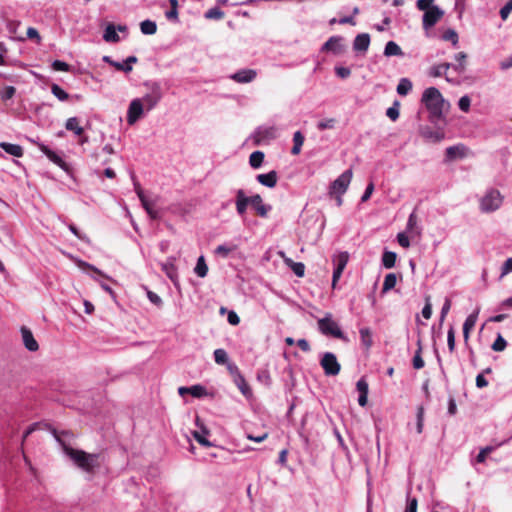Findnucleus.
<instances>
[{"instance_id":"1","label":"nucleus","mask_w":512,"mask_h":512,"mask_svg":"<svg viewBox=\"0 0 512 512\" xmlns=\"http://www.w3.org/2000/svg\"><path fill=\"white\" fill-rule=\"evenodd\" d=\"M56 441L61 445L64 453L79 467L87 473H93L95 468L100 466L99 454L87 453L83 450L74 449L70 446L73 434L69 431L58 432L52 430Z\"/></svg>"},{"instance_id":"2","label":"nucleus","mask_w":512,"mask_h":512,"mask_svg":"<svg viewBox=\"0 0 512 512\" xmlns=\"http://www.w3.org/2000/svg\"><path fill=\"white\" fill-rule=\"evenodd\" d=\"M421 101L429 111L431 120H438L443 116L446 102L437 88H427L422 94Z\"/></svg>"},{"instance_id":"3","label":"nucleus","mask_w":512,"mask_h":512,"mask_svg":"<svg viewBox=\"0 0 512 512\" xmlns=\"http://www.w3.org/2000/svg\"><path fill=\"white\" fill-rule=\"evenodd\" d=\"M503 203V196L501 193L494 188H490L486 191L483 197L480 199V210L483 213H491L498 210Z\"/></svg>"},{"instance_id":"4","label":"nucleus","mask_w":512,"mask_h":512,"mask_svg":"<svg viewBox=\"0 0 512 512\" xmlns=\"http://www.w3.org/2000/svg\"><path fill=\"white\" fill-rule=\"evenodd\" d=\"M318 329L323 335L332 336L341 340L347 339L337 322L332 319L331 314H327L325 317L318 320Z\"/></svg>"},{"instance_id":"5","label":"nucleus","mask_w":512,"mask_h":512,"mask_svg":"<svg viewBox=\"0 0 512 512\" xmlns=\"http://www.w3.org/2000/svg\"><path fill=\"white\" fill-rule=\"evenodd\" d=\"M145 86L149 88V92L141 98L143 107L147 111L154 109L162 99L161 86L157 82L146 83Z\"/></svg>"},{"instance_id":"6","label":"nucleus","mask_w":512,"mask_h":512,"mask_svg":"<svg viewBox=\"0 0 512 512\" xmlns=\"http://www.w3.org/2000/svg\"><path fill=\"white\" fill-rule=\"evenodd\" d=\"M228 372L232 377L233 383L237 386L242 395L246 398L252 397V390L240 372L238 366L236 364H229Z\"/></svg>"},{"instance_id":"7","label":"nucleus","mask_w":512,"mask_h":512,"mask_svg":"<svg viewBox=\"0 0 512 512\" xmlns=\"http://www.w3.org/2000/svg\"><path fill=\"white\" fill-rule=\"evenodd\" d=\"M320 365L327 376H336L341 370L337 357L332 352H325L320 360Z\"/></svg>"},{"instance_id":"8","label":"nucleus","mask_w":512,"mask_h":512,"mask_svg":"<svg viewBox=\"0 0 512 512\" xmlns=\"http://www.w3.org/2000/svg\"><path fill=\"white\" fill-rule=\"evenodd\" d=\"M352 179V170L348 169L344 171L336 180L331 184V193L337 195H343Z\"/></svg>"},{"instance_id":"9","label":"nucleus","mask_w":512,"mask_h":512,"mask_svg":"<svg viewBox=\"0 0 512 512\" xmlns=\"http://www.w3.org/2000/svg\"><path fill=\"white\" fill-rule=\"evenodd\" d=\"M144 113V107L142 100L140 98L133 99L127 110V123L129 125H134Z\"/></svg>"},{"instance_id":"10","label":"nucleus","mask_w":512,"mask_h":512,"mask_svg":"<svg viewBox=\"0 0 512 512\" xmlns=\"http://www.w3.org/2000/svg\"><path fill=\"white\" fill-rule=\"evenodd\" d=\"M443 15V10H441L438 6H432L423 14L422 22L424 29L433 27L442 18Z\"/></svg>"},{"instance_id":"11","label":"nucleus","mask_w":512,"mask_h":512,"mask_svg":"<svg viewBox=\"0 0 512 512\" xmlns=\"http://www.w3.org/2000/svg\"><path fill=\"white\" fill-rule=\"evenodd\" d=\"M276 128L274 126H259L254 134V143L259 145L263 141L271 140L276 138Z\"/></svg>"},{"instance_id":"12","label":"nucleus","mask_w":512,"mask_h":512,"mask_svg":"<svg viewBox=\"0 0 512 512\" xmlns=\"http://www.w3.org/2000/svg\"><path fill=\"white\" fill-rule=\"evenodd\" d=\"M342 37L332 36L321 47L322 52H332L335 55H340L343 52L341 44Z\"/></svg>"},{"instance_id":"13","label":"nucleus","mask_w":512,"mask_h":512,"mask_svg":"<svg viewBox=\"0 0 512 512\" xmlns=\"http://www.w3.org/2000/svg\"><path fill=\"white\" fill-rule=\"evenodd\" d=\"M257 76V72L254 69H241L232 75H230V79L237 83H250L252 82Z\"/></svg>"},{"instance_id":"14","label":"nucleus","mask_w":512,"mask_h":512,"mask_svg":"<svg viewBox=\"0 0 512 512\" xmlns=\"http://www.w3.org/2000/svg\"><path fill=\"white\" fill-rule=\"evenodd\" d=\"M235 206L237 214L243 217L246 214L247 208L249 206L248 196L243 189H238L235 191Z\"/></svg>"},{"instance_id":"15","label":"nucleus","mask_w":512,"mask_h":512,"mask_svg":"<svg viewBox=\"0 0 512 512\" xmlns=\"http://www.w3.org/2000/svg\"><path fill=\"white\" fill-rule=\"evenodd\" d=\"M21 334L24 346L27 350L35 352L39 349V345L35 340L31 330L25 326L21 327Z\"/></svg>"},{"instance_id":"16","label":"nucleus","mask_w":512,"mask_h":512,"mask_svg":"<svg viewBox=\"0 0 512 512\" xmlns=\"http://www.w3.org/2000/svg\"><path fill=\"white\" fill-rule=\"evenodd\" d=\"M38 147L47 156V158L50 161H52L54 164L58 165L59 167H61L64 170L67 169V164L65 163V161L62 159V157L60 155H58L56 152L51 150L45 144L40 143V144H38Z\"/></svg>"},{"instance_id":"17","label":"nucleus","mask_w":512,"mask_h":512,"mask_svg":"<svg viewBox=\"0 0 512 512\" xmlns=\"http://www.w3.org/2000/svg\"><path fill=\"white\" fill-rule=\"evenodd\" d=\"M196 425L199 427V431L193 432V437L196 439V441L205 447H210L212 444L210 441L207 440L205 437L209 431L208 429L203 425V423L200 422L199 417L196 418Z\"/></svg>"},{"instance_id":"18","label":"nucleus","mask_w":512,"mask_h":512,"mask_svg":"<svg viewBox=\"0 0 512 512\" xmlns=\"http://www.w3.org/2000/svg\"><path fill=\"white\" fill-rule=\"evenodd\" d=\"M370 45V35L368 33L358 34L353 41V49L356 52L365 53Z\"/></svg>"},{"instance_id":"19","label":"nucleus","mask_w":512,"mask_h":512,"mask_svg":"<svg viewBox=\"0 0 512 512\" xmlns=\"http://www.w3.org/2000/svg\"><path fill=\"white\" fill-rule=\"evenodd\" d=\"M256 179L263 186H266L268 188H273L277 184L278 174L275 170H272L265 174H258L256 176Z\"/></svg>"},{"instance_id":"20","label":"nucleus","mask_w":512,"mask_h":512,"mask_svg":"<svg viewBox=\"0 0 512 512\" xmlns=\"http://www.w3.org/2000/svg\"><path fill=\"white\" fill-rule=\"evenodd\" d=\"M162 271L166 274V276L177 285L178 282V273L177 268L174 264V259L170 258L165 263L161 264Z\"/></svg>"},{"instance_id":"21","label":"nucleus","mask_w":512,"mask_h":512,"mask_svg":"<svg viewBox=\"0 0 512 512\" xmlns=\"http://www.w3.org/2000/svg\"><path fill=\"white\" fill-rule=\"evenodd\" d=\"M422 136L434 143L440 142L444 138V133L440 130H433L429 127H425L421 130Z\"/></svg>"},{"instance_id":"22","label":"nucleus","mask_w":512,"mask_h":512,"mask_svg":"<svg viewBox=\"0 0 512 512\" xmlns=\"http://www.w3.org/2000/svg\"><path fill=\"white\" fill-rule=\"evenodd\" d=\"M0 148L14 157H22L24 153L23 148L18 144L1 142Z\"/></svg>"},{"instance_id":"23","label":"nucleus","mask_w":512,"mask_h":512,"mask_svg":"<svg viewBox=\"0 0 512 512\" xmlns=\"http://www.w3.org/2000/svg\"><path fill=\"white\" fill-rule=\"evenodd\" d=\"M284 263L293 271L298 277H303L305 274V265L302 262H294L288 257H284Z\"/></svg>"},{"instance_id":"24","label":"nucleus","mask_w":512,"mask_h":512,"mask_svg":"<svg viewBox=\"0 0 512 512\" xmlns=\"http://www.w3.org/2000/svg\"><path fill=\"white\" fill-rule=\"evenodd\" d=\"M384 55L386 57L391 56H403L404 53L400 46L394 41H388L384 48Z\"/></svg>"},{"instance_id":"25","label":"nucleus","mask_w":512,"mask_h":512,"mask_svg":"<svg viewBox=\"0 0 512 512\" xmlns=\"http://www.w3.org/2000/svg\"><path fill=\"white\" fill-rule=\"evenodd\" d=\"M79 119L77 117L68 118L65 123V128L68 131H72L75 135L81 136L84 132L83 128L79 125Z\"/></svg>"},{"instance_id":"26","label":"nucleus","mask_w":512,"mask_h":512,"mask_svg":"<svg viewBox=\"0 0 512 512\" xmlns=\"http://www.w3.org/2000/svg\"><path fill=\"white\" fill-rule=\"evenodd\" d=\"M103 39L106 42L117 43L120 40L119 35L116 32V27L113 24H108L104 30Z\"/></svg>"},{"instance_id":"27","label":"nucleus","mask_w":512,"mask_h":512,"mask_svg":"<svg viewBox=\"0 0 512 512\" xmlns=\"http://www.w3.org/2000/svg\"><path fill=\"white\" fill-rule=\"evenodd\" d=\"M359 334H360V339H361L362 345L366 349L371 348V346L373 345V338H372V331H371V329L368 328V327H363V328H361L359 330Z\"/></svg>"},{"instance_id":"28","label":"nucleus","mask_w":512,"mask_h":512,"mask_svg":"<svg viewBox=\"0 0 512 512\" xmlns=\"http://www.w3.org/2000/svg\"><path fill=\"white\" fill-rule=\"evenodd\" d=\"M464 149H465V147L463 145H455V146H450V147L446 148V151H445L446 159L453 160L457 157L464 156Z\"/></svg>"},{"instance_id":"29","label":"nucleus","mask_w":512,"mask_h":512,"mask_svg":"<svg viewBox=\"0 0 512 512\" xmlns=\"http://www.w3.org/2000/svg\"><path fill=\"white\" fill-rule=\"evenodd\" d=\"M213 355H214L215 362L219 365H226L227 369H228L229 364H234L233 362L229 361L227 352L222 348L216 349L214 351Z\"/></svg>"},{"instance_id":"30","label":"nucleus","mask_w":512,"mask_h":512,"mask_svg":"<svg viewBox=\"0 0 512 512\" xmlns=\"http://www.w3.org/2000/svg\"><path fill=\"white\" fill-rule=\"evenodd\" d=\"M304 135L300 131H296L293 135V147L291 149V153L293 155H298L301 151L302 145L304 143Z\"/></svg>"},{"instance_id":"31","label":"nucleus","mask_w":512,"mask_h":512,"mask_svg":"<svg viewBox=\"0 0 512 512\" xmlns=\"http://www.w3.org/2000/svg\"><path fill=\"white\" fill-rule=\"evenodd\" d=\"M417 346H418V348L413 357L412 364L415 369H422L425 365V362L421 356V353H422L421 339L417 340Z\"/></svg>"},{"instance_id":"32","label":"nucleus","mask_w":512,"mask_h":512,"mask_svg":"<svg viewBox=\"0 0 512 512\" xmlns=\"http://www.w3.org/2000/svg\"><path fill=\"white\" fill-rule=\"evenodd\" d=\"M140 30L144 35H153L157 31V25L155 21L144 20L140 23Z\"/></svg>"},{"instance_id":"33","label":"nucleus","mask_w":512,"mask_h":512,"mask_svg":"<svg viewBox=\"0 0 512 512\" xmlns=\"http://www.w3.org/2000/svg\"><path fill=\"white\" fill-rule=\"evenodd\" d=\"M397 255L395 252L392 251H384L382 255V265L386 269H391L395 266Z\"/></svg>"},{"instance_id":"34","label":"nucleus","mask_w":512,"mask_h":512,"mask_svg":"<svg viewBox=\"0 0 512 512\" xmlns=\"http://www.w3.org/2000/svg\"><path fill=\"white\" fill-rule=\"evenodd\" d=\"M264 157L265 155L262 151H254L249 157L250 166L254 169L260 168L263 163Z\"/></svg>"},{"instance_id":"35","label":"nucleus","mask_w":512,"mask_h":512,"mask_svg":"<svg viewBox=\"0 0 512 512\" xmlns=\"http://www.w3.org/2000/svg\"><path fill=\"white\" fill-rule=\"evenodd\" d=\"M396 90L399 95L406 96L412 90V82L408 78H401Z\"/></svg>"},{"instance_id":"36","label":"nucleus","mask_w":512,"mask_h":512,"mask_svg":"<svg viewBox=\"0 0 512 512\" xmlns=\"http://www.w3.org/2000/svg\"><path fill=\"white\" fill-rule=\"evenodd\" d=\"M103 61L110 64L111 66H113L114 68H116L119 71H123L125 73H129L132 71L131 65H124V62L121 63V62L114 61L111 59L110 56H104Z\"/></svg>"},{"instance_id":"37","label":"nucleus","mask_w":512,"mask_h":512,"mask_svg":"<svg viewBox=\"0 0 512 512\" xmlns=\"http://www.w3.org/2000/svg\"><path fill=\"white\" fill-rule=\"evenodd\" d=\"M236 249L237 246L234 244H221L216 247L215 254L223 258H226L231 252L235 251Z\"/></svg>"},{"instance_id":"38","label":"nucleus","mask_w":512,"mask_h":512,"mask_svg":"<svg viewBox=\"0 0 512 512\" xmlns=\"http://www.w3.org/2000/svg\"><path fill=\"white\" fill-rule=\"evenodd\" d=\"M194 271L201 278H204L207 275L208 266L203 256L198 258Z\"/></svg>"},{"instance_id":"39","label":"nucleus","mask_w":512,"mask_h":512,"mask_svg":"<svg viewBox=\"0 0 512 512\" xmlns=\"http://www.w3.org/2000/svg\"><path fill=\"white\" fill-rule=\"evenodd\" d=\"M333 262H334L335 268L343 272V270L346 267L347 262H348L347 252H342V253L338 254L333 259Z\"/></svg>"},{"instance_id":"40","label":"nucleus","mask_w":512,"mask_h":512,"mask_svg":"<svg viewBox=\"0 0 512 512\" xmlns=\"http://www.w3.org/2000/svg\"><path fill=\"white\" fill-rule=\"evenodd\" d=\"M396 282H397L396 274H394V273L387 274L384 278L382 291L387 292V291L393 289L396 285Z\"/></svg>"},{"instance_id":"41","label":"nucleus","mask_w":512,"mask_h":512,"mask_svg":"<svg viewBox=\"0 0 512 512\" xmlns=\"http://www.w3.org/2000/svg\"><path fill=\"white\" fill-rule=\"evenodd\" d=\"M225 13L218 7H213L207 10L204 17L209 20H220L224 17Z\"/></svg>"},{"instance_id":"42","label":"nucleus","mask_w":512,"mask_h":512,"mask_svg":"<svg viewBox=\"0 0 512 512\" xmlns=\"http://www.w3.org/2000/svg\"><path fill=\"white\" fill-rule=\"evenodd\" d=\"M467 58L466 53L459 52L455 55V60L458 62L457 65H451L457 72L462 73L465 70V60Z\"/></svg>"},{"instance_id":"43","label":"nucleus","mask_w":512,"mask_h":512,"mask_svg":"<svg viewBox=\"0 0 512 512\" xmlns=\"http://www.w3.org/2000/svg\"><path fill=\"white\" fill-rule=\"evenodd\" d=\"M399 107L400 102L398 100H395L392 106L386 110L387 117L390 118L392 121H396L399 118Z\"/></svg>"},{"instance_id":"44","label":"nucleus","mask_w":512,"mask_h":512,"mask_svg":"<svg viewBox=\"0 0 512 512\" xmlns=\"http://www.w3.org/2000/svg\"><path fill=\"white\" fill-rule=\"evenodd\" d=\"M337 120L335 118H328L321 120L317 123V129L319 131H324L326 129H334L336 127Z\"/></svg>"},{"instance_id":"45","label":"nucleus","mask_w":512,"mask_h":512,"mask_svg":"<svg viewBox=\"0 0 512 512\" xmlns=\"http://www.w3.org/2000/svg\"><path fill=\"white\" fill-rule=\"evenodd\" d=\"M51 92L60 101H66L69 98V94L57 84L51 86Z\"/></svg>"},{"instance_id":"46","label":"nucleus","mask_w":512,"mask_h":512,"mask_svg":"<svg viewBox=\"0 0 512 512\" xmlns=\"http://www.w3.org/2000/svg\"><path fill=\"white\" fill-rule=\"evenodd\" d=\"M442 39L445 41H450L454 47H457L458 45V34L454 29H448L446 30L443 35Z\"/></svg>"},{"instance_id":"47","label":"nucleus","mask_w":512,"mask_h":512,"mask_svg":"<svg viewBox=\"0 0 512 512\" xmlns=\"http://www.w3.org/2000/svg\"><path fill=\"white\" fill-rule=\"evenodd\" d=\"M451 67L450 63H444L441 65H437L431 68L430 75L433 77H440L446 73V71Z\"/></svg>"},{"instance_id":"48","label":"nucleus","mask_w":512,"mask_h":512,"mask_svg":"<svg viewBox=\"0 0 512 512\" xmlns=\"http://www.w3.org/2000/svg\"><path fill=\"white\" fill-rule=\"evenodd\" d=\"M256 214L262 218H266L269 212L272 210V206L269 204H265L264 202L260 203L256 207L253 208Z\"/></svg>"},{"instance_id":"49","label":"nucleus","mask_w":512,"mask_h":512,"mask_svg":"<svg viewBox=\"0 0 512 512\" xmlns=\"http://www.w3.org/2000/svg\"><path fill=\"white\" fill-rule=\"evenodd\" d=\"M478 314H479V308H477L473 313H471L465 320L464 324H463V327H465L466 329H473L476 322H477V318H478Z\"/></svg>"},{"instance_id":"50","label":"nucleus","mask_w":512,"mask_h":512,"mask_svg":"<svg viewBox=\"0 0 512 512\" xmlns=\"http://www.w3.org/2000/svg\"><path fill=\"white\" fill-rule=\"evenodd\" d=\"M507 346V341L502 337L501 334H498L497 338L493 342L491 348L496 352L503 351Z\"/></svg>"},{"instance_id":"51","label":"nucleus","mask_w":512,"mask_h":512,"mask_svg":"<svg viewBox=\"0 0 512 512\" xmlns=\"http://www.w3.org/2000/svg\"><path fill=\"white\" fill-rule=\"evenodd\" d=\"M189 390L190 394L196 398H201L207 394L205 387L200 384L190 386Z\"/></svg>"},{"instance_id":"52","label":"nucleus","mask_w":512,"mask_h":512,"mask_svg":"<svg viewBox=\"0 0 512 512\" xmlns=\"http://www.w3.org/2000/svg\"><path fill=\"white\" fill-rule=\"evenodd\" d=\"M418 500L415 497H410V493L407 494V505L405 512H417Z\"/></svg>"},{"instance_id":"53","label":"nucleus","mask_w":512,"mask_h":512,"mask_svg":"<svg viewBox=\"0 0 512 512\" xmlns=\"http://www.w3.org/2000/svg\"><path fill=\"white\" fill-rule=\"evenodd\" d=\"M52 68L55 71H63V72H69L70 71V65L64 61L61 60H54L52 62Z\"/></svg>"},{"instance_id":"54","label":"nucleus","mask_w":512,"mask_h":512,"mask_svg":"<svg viewBox=\"0 0 512 512\" xmlns=\"http://www.w3.org/2000/svg\"><path fill=\"white\" fill-rule=\"evenodd\" d=\"M447 345L449 351L452 353L455 350V331L453 327H450L447 332Z\"/></svg>"},{"instance_id":"55","label":"nucleus","mask_w":512,"mask_h":512,"mask_svg":"<svg viewBox=\"0 0 512 512\" xmlns=\"http://www.w3.org/2000/svg\"><path fill=\"white\" fill-rule=\"evenodd\" d=\"M16 93V89L15 87L13 86H6L2 91H1V99L3 101H7L11 98H13V96L15 95Z\"/></svg>"},{"instance_id":"56","label":"nucleus","mask_w":512,"mask_h":512,"mask_svg":"<svg viewBox=\"0 0 512 512\" xmlns=\"http://www.w3.org/2000/svg\"><path fill=\"white\" fill-rule=\"evenodd\" d=\"M471 105V99L469 96L464 95L459 99L458 106L459 109L463 112H468Z\"/></svg>"},{"instance_id":"57","label":"nucleus","mask_w":512,"mask_h":512,"mask_svg":"<svg viewBox=\"0 0 512 512\" xmlns=\"http://www.w3.org/2000/svg\"><path fill=\"white\" fill-rule=\"evenodd\" d=\"M356 388H357L359 394H368V392H369V385L364 377H361L357 381Z\"/></svg>"},{"instance_id":"58","label":"nucleus","mask_w":512,"mask_h":512,"mask_svg":"<svg viewBox=\"0 0 512 512\" xmlns=\"http://www.w3.org/2000/svg\"><path fill=\"white\" fill-rule=\"evenodd\" d=\"M68 229H69V230H70V231H71V232H72V233H73V234H74L78 239H80V240H81V241H83V242L89 243V238H88L85 234L81 233V232L78 230V228H77L74 224H72V223L68 224Z\"/></svg>"},{"instance_id":"59","label":"nucleus","mask_w":512,"mask_h":512,"mask_svg":"<svg viewBox=\"0 0 512 512\" xmlns=\"http://www.w3.org/2000/svg\"><path fill=\"white\" fill-rule=\"evenodd\" d=\"M493 449H494V448H493V447H491V446H487V447H485V448H482V449L480 450V452L478 453L477 457H476V462H477V463H483V462H485L487 455H488L489 453H491V452L493 451Z\"/></svg>"},{"instance_id":"60","label":"nucleus","mask_w":512,"mask_h":512,"mask_svg":"<svg viewBox=\"0 0 512 512\" xmlns=\"http://www.w3.org/2000/svg\"><path fill=\"white\" fill-rule=\"evenodd\" d=\"M423 422H424V409L423 407H419L417 411V424L416 429L417 433H422L423 431Z\"/></svg>"},{"instance_id":"61","label":"nucleus","mask_w":512,"mask_h":512,"mask_svg":"<svg viewBox=\"0 0 512 512\" xmlns=\"http://www.w3.org/2000/svg\"><path fill=\"white\" fill-rule=\"evenodd\" d=\"M512 272V257L508 258L501 267L500 279Z\"/></svg>"},{"instance_id":"62","label":"nucleus","mask_w":512,"mask_h":512,"mask_svg":"<svg viewBox=\"0 0 512 512\" xmlns=\"http://www.w3.org/2000/svg\"><path fill=\"white\" fill-rule=\"evenodd\" d=\"M147 297L150 300V302L153 303L154 305H156L157 307L162 306L163 301H162L161 297L158 294H156L155 292L148 290Z\"/></svg>"},{"instance_id":"63","label":"nucleus","mask_w":512,"mask_h":512,"mask_svg":"<svg viewBox=\"0 0 512 512\" xmlns=\"http://www.w3.org/2000/svg\"><path fill=\"white\" fill-rule=\"evenodd\" d=\"M335 73L341 79H346L351 75V70H350V68H347V67L336 66Z\"/></svg>"},{"instance_id":"64","label":"nucleus","mask_w":512,"mask_h":512,"mask_svg":"<svg viewBox=\"0 0 512 512\" xmlns=\"http://www.w3.org/2000/svg\"><path fill=\"white\" fill-rule=\"evenodd\" d=\"M512 11V0H509L501 9L500 17L502 20H506Z\"/></svg>"}]
</instances>
